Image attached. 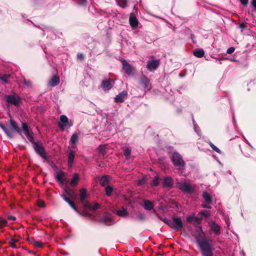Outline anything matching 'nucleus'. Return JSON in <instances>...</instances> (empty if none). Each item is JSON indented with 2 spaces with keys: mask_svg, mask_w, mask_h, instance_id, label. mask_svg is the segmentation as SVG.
I'll return each instance as SVG.
<instances>
[{
  "mask_svg": "<svg viewBox=\"0 0 256 256\" xmlns=\"http://www.w3.org/2000/svg\"><path fill=\"white\" fill-rule=\"evenodd\" d=\"M212 242L211 239L205 237L199 238L196 239V242L202 256H214V248L210 244Z\"/></svg>",
  "mask_w": 256,
  "mask_h": 256,
  "instance_id": "1",
  "label": "nucleus"
},
{
  "mask_svg": "<svg viewBox=\"0 0 256 256\" xmlns=\"http://www.w3.org/2000/svg\"><path fill=\"white\" fill-rule=\"evenodd\" d=\"M168 226L175 231H178L183 227L182 220L180 217L173 216L172 219H165L164 220Z\"/></svg>",
  "mask_w": 256,
  "mask_h": 256,
  "instance_id": "2",
  "label": "nucleus"
},
{
  "mask_svg": "<svg viewBox=\"0 0 256 256\" xmlns=\"http://www.w3.org/2000/svg\"><path fill=\"white\" fill-rule=\"evenodd\" d=\"M176 186L182 192L185 193L192 194L195 192L196 186L190 184L189 182H177Z\"/></svg>",
  "mask_w": 256,
  "mask_h": 256,
  "instance_id": "3",
  "label": "nucleus"
},
{
  "mask_svg": "<svg viewBox=\"0 0 256 256\" xmlns=\"http://www.w3.org/2000/svg\"><path fill=\"white\" fill-rule=\"evenodd\" d=\"M174 165L177 167L179 170H183L185 166V162L182 156L178 152H174L172 158Z\"/></svg>",
  "mask_w": 256,
  "mask_h": 256,
  "instance_id": "4",
  "label": "nucleus"
},
{
  "mask_svg": "<svg viewBox=\"0 0 256 256\" xmlns=\"http://www.w3.org/2000/svg\"><path fill=\"white\" fill-rule=\"evenodd\" d=\"M5 100L8 105H14L18 106L21 101V98L17 94H10L4 96Z\"/></svg>",
  "mask_w": 256,
  "mask_h": 256,
  "instance_id": "5",
  "label": "nucleus"
},
{
  "mask_svg": "<svg viewBox=\"0 0 256 256\" xmlns=\"http://www.w3.org/2000/svg\"><path fill=\"white\" fill-rule=\"evenodd\" d=\"M202 198L206 203L202 204V206L203 208L208 209L211 208V205L212 204V196L209 193L205 191L203 192Z\"/></svg>",
  "mask_w": 256,
  "mask_h": 256,
  "instance_id": "6",
  "label": "nucleus"
},
{
  "mask_svg": "<svg viewBox=\"0 0 256 256\" xmlns=\"http://www.w3.org/2000/svg\"><path fill=\"white\" fill-rule=\"evenodd\" d=\"M34 148L36 154L40 155L42 158L46 159V155L44 147L38 143H34Z\"/></svg>",
  "mask_w": 256,
  "mask_h": 256,
  "instance_id": "7",
  "label": "nucleus"
},
{
  "mask_svg": "<svg viewBox=\"0 0 256 256\" xmlns=\"http://www.w3.org/2000/svg\"><path fill=\"white\" fill-rule=\"evenodd\" d=\"M160 64V59L148 60L147 62L146 68L148 70L154 71L158 67Z\"/></svg>",
  "mask_w": 256,
  "mask_h": 256,
  "instance_id": "8",
  "label": "nucleus"
},
{
  "mask_svg": "<svg viewBox=\"0 0 256 256\" xmlns=\"http://www.w3.org/2000/svg\"><path fill=\"white\" fill-rule=\"evenodd\" d=\"M122 69L124 70L126 73L128 75H131L133 74L134 68L128 63L126 60H122Z\"/></svg>",
  "mask_w": 256,
  "mask_h": 256,
  "instance_id": "9",
  "label": "nucleus"
},
{
  "mask_svg": "<svg viewBox=\"0 0 256 256\" xmlns=\"http://www.w3.org/2000/svg\"><path fill=\"white\" fill-rule=\"evenodd\" d=\"M140 84L146 90H149L152 88L150 80L144 76L141 78Z\"/></svg>",
  "mask_w": 256,
  "mask_h": 256,
  "instance_id": "10",
  "label": "nucleus"
},
{
  "mask_svg": "<svg viewBox=\"0 0 256 256\" xmlns=\"http://www.w3.org/2000/svg\"><path fill=\"white\" fill-rule=\"evenodd\" d=\"M68 120L65 115H62L60 116V122H58V126L59 128L64 130V128L68 124Z\"/></svg>",
  "mask_w": 256,
  "mask_h": 256,
  "instance_id": "11",
  "label": "nucleus"
},
{
  "mask_svg": "<svg viewBox=\"0 0 256 256\" xmlns=\"http://www.w3.org/2000/svg\"><path fill=\"white\" fill-rule=\"evenodd\" d=\"M22 130L26 136L28 140L30 142H34V138L29 132L28 128L26 123H22Z\"/></svg>",
  "mask_w": 256,
  "mask_h": 256,
  "instance_id": "12",
  "label": "nucleus"
},
{
  "mask_svg": "<svg viewBox=\"0 0 256 256\" xmlns=\"http://www.w3.org/2000/svg\"><path fill=\"white\" fill-rule=\"evenodd\" d=\"M209 226L210 228V230L216 234L220 235V227L219 225L216 224L214 222H209Z\"/></svg>",
  "mask_w": 256,
  "mask_h": 256,
  "instance_id": "13",
  "label": "nucleus"
},
{
  "mask_svg": "<svg viewBox=\"0 0 256 256\" xmlns=\"http://www.w3.org/2000/svg\"><path fill=\"white\" fill-rule=\"evenodd\" d=\"M129 22L133 30L136 29L138 27V22L134 14H130Z\"/></svg>",
  "mask_w": 256,
  "mask_h": 256,
  "instance_id": "14",
  "label": "nucleus"
},
{
  "mask_svg": "<svg viewBox=\"0 0 256 256\" xmlns=\"http://www.w3.org/2000/svg\"><path fill=\"white\" fill-rule=\"evenodd\" d=\"M60 78L57 76H53L48 82V86H56L60 84Z\"/></svg>",
  "mask_w": 256,
  "mask_h": 256,
  "instance_id": "15",
  "label": "nucleus"
},
{
  "mask_svg": "<svg viewBox=\"0 0 256 256\" xmlns=\"http://www.w3.org/2000/svg\"><path fill=\"white\" fill-rule=\"evenodd\" d=\"M128 92L126 90H124L118 94L116 95L114 98V101L116 102H122L124 98L127 96Z\"/></svg>",
  "mask_w": 256,
  "mask_h": 256,
  "instance_id": "16",
  "label": "nucleus"
},
{
  "mask_svg": "<svg viewBox=\"0 0 256 256\" xmlns=\"http://www.w3.org/2000/svg\"><path fill=\"white\" fill-rule=\"evenodd\" d=\"M65 176V173L62 171L58 172L56 175L55 178L56 180L60 184H63L64 182H68V180H64V178Z\"/></svg>",
  "mask_w": 256,
  "mask_h": 256,
  "instance_id": "17",
  "label": "nucleus"
},
{
  "mask_svg": "<svg viewBox=\"0 0 256 256\" xmlns=\"http://www.w3.org/2000/svg\"><path fill=\"white\" fill-rule=\"evenodd\" d=\"M101 86L104 90H110L112 87V81L108 79L106 80H103L102 82Z\"/></svg>",
  "mask_w": 256,
  "mask_h": 256,
  "instance_id": "18",
  "label": "nucleus"
},
{
  "mask_svg": "<svg viewBox=\"0 0 256 256\" xmlns=\"http://www.w3.org/2000/svg\"><path fill=\"white\" fill-rule=\"evenodd\" d=\"M163 185L164 187L171 188L173 185V180L170 176L165 178L163 181Z\"/></svg>",
  "mask_w": 256,
  "mask_h": 256,
  "instance_id": "19",
  "label": "nucleus"
},
{
  "mask_svg": "<svg viewBox=\"0 0 256 256\" xmlns=\"http://www.w3.org/2000/svg\"><path fill=\"white\" fill-rule=\"evenodd\" d=\"M68 164L69 167L72 166L74 158V153L72 150H68Z\"/></svg>",
  "mask_w": 256,
  "mask_h": 256,
  "instance_id": "20",
  "label": "nucleus"
},
{
  "mask_svg": "<svg viewBox=\"0 0 256 256\" xmlns=\"http://www.w3.org/2000/svg\"><path fill=\"white\" fill-rule=\"evenodd\" d=\"M61 196L66 202L69 204L70 206L72 209H74L75 211L78 212L77 208L75 206L74 203L73 202L70 200L69 198L66 196V194H61Z\"/></svg>",
  "mask_w": 256,
  "mask_h": 256,
  "instance_id": "21",
  "label": "nucleus"
},
{
  "mask_svg": "<svg viewBox=\"0 0 256 256\" xmlns=\"http://www.w3.org/2000/svg\"><path fill=\"white\" fill-rule=\"evenodd\" d=\"M109 181V177L108 176H104L101 177L98 180L100 184L104 186H106Z\"/></svg>",
  "mask_w": 256,
  "mask_h": 256,
  "instance_id": "22",
  "label": "nucleus"
},
{
  "mask_svg": "<svg viewBox=\"0 0 256 256\" xmlns=\"http://www.w3.org/2000/svg\"><path fill=\"white\" fill-rule=\"evenodd\" d=\"M10 122L12 130L20 134V130L18 126L16 123L13 120H10Z\"/></svg>",
  "mask_w": 256,
  "mask_h": 256,
  "instance_id": "23",
  "label": "nucleus"
},
{
  "mask_svg": "<svg viewBox=\"0 0 256 256\" xmlns=\"http://www.w3.org/2000/svg\"><path fill=\"white\" fill-rule=\"evenodd\" d=\"M193 54L196 57L200 58L204 56V52L202 48H197L194 51Z\"/></svg>",
  "mask_w": 256,
  "mask_h": 256,
  "instance_id": "24",
  "label": "nucleus"
},
{
  "mask_svg": "<svg viewBox=\"0 0 256 256\" xmlns=\"http://www.w3.org/2000/svg\"><path fill=\"white\" fill-rule=\"evenodd\" d=\"M79 180V175L75 173L73 175V177L71 181L70 182V184L71 186H75L77 184Z\"/></svg>",
  "mask_w": 256,
  "mask_h": 256,
  "instance_id": "25",
  "label": "nucleus"
},
{
  "mask_svg": "<svg viewBox=\"0 0 256 256\" xmlns=\"http://www.w3.org/2000/svg\"><path fill=\"white\" fill-rule=\"evenodd\" d=\"M187 220L190 222H194L197 224H199L201 222L200 218L194 216H188Z\"/></svg>",
  "mask_w": 256,
  "mask_h": 256,
  "instance_id": "26",
  "label": "nucleus"
},
{
  "mask_svg": "<svg viewBox=\"0 0 256 256\" xmlns=\"http://www.w3.org/2000/svg\"><path fill=\"white\" fill-rule=\"evenodd\" d=\"M154 205L152 202L148 200H145L144 201V208L146 210H151L152 209Z\"/></svg>",
  "mask_w": 256,
  "mask_h": 256,
  "instance_id": "27",
  "label": "nucleus"
},
{
  "mask_svg": "<svg viewBox=\"0 0 256 256\" xmlns=\"http://www.w3.org/2000/svg\"><path fill=\"white\" fill-rule=\"evenodd\" d=\"M87 197V192L86 189L82 188L80 190V202H83L84 200H86V198Z\"/></svg>",
  "mask_w": 256,
  "mask_h": 256,
  "instance_id": "28",
  "label": "nucleus"
},
{
  "mask_svg": "<svg viewBox=\"0 0 256 256\" xmlns=\"http://www.w3.org/2000/svg\"><path fill=\"white\" fill-rule=\"evenodd\" d=\"M131 154V149L130 148H126L124 150V155L126 160H128Z\"/></svg>",
  "mask_w": 256,
  "mask_h": 256,
  "instance_id": "29",
  "label": "nucleus"
},
{
  "mask_svg": "<svg viewBox=\"0 0 256 256\" xmlns=\"http://www.w3.org/2000/svg\"><path fill=\"white\" fill-rule=\"evenodd\" d=\"M78 134L76 132H75L72 136L70 138V142L72 144H74L78 141Z\"/></svg>",
  "mask_w": 256,
  "mask_h": 256,
  "instance_id": "30",
  "label": "nucleus"
},
{
  "mask_svg": "<svg viewBox=\"0 0 256 256\" xmlns=\"http://www.w3.org/2000/svg\"><path fill=\"white\" fill-rule=\"evenodd\" d=\"M210 146V148L215 152H218V154H222V152L220 151V150L216 146H214L212 142H208Z\"/></svg>",
  "mask_w": 256,
  "mask_h": 256,
  "instance_id": "31",
  "label": "nucleus"
},
{
  "mask_svg": "<svg viewBox=\"0 0 256 256\" xmlns=\"http://www.w3.org/2000/svg\"><path fill=\"white\" fill-rule=\"evenodd\" d=\"M117 214L120 216H124L127 214V210L124 208L117 211Z\"/></svg>",
  "mask_w": 256,
  "mask_h": 256,
  "instance_id": "32",
  "label": "nucleus"
},
{
  "mask_svg": "<svg viewBox=\"0 0 256 256\" xmlns=\"http://www.w3.org/2000/svg\"><path fill=\"white\" fill-rule=\"evenodd\" d=\"M118 5L122 8H124L127 5V0H118Z\"/></svg>",
  "mask_w": 256,
  "mask_h": 256,
  "instance_id": "33",
  "label": "nucleus"
},
{
  "mask_svg": "<svg viewBox=\"0 0 256 256\" xmlns=\"http://www.w3.org/2000/svg\"><path fill=\"white\" fill-rule=\"evenodd\" d=\"M159 178L158 176L154 177L152 181V182L151 184L152 186H158L159 184Z\"/></svg>",
  "mask_w": 256,
  "mask_h": 256,
  "instance_id": "34",
  "label": "nucleus"
},
{
  "mask_svg": "<svg viewBox=\"0 0 256 256\" xmlns=\"http://www.w3.org/2000/svg\"><path fill=\"white\" fill-rule=\"evenodd\" d=\"M8 223L7 220L2 217H0V228L5 226Z\"/></svg>",
  "mask_w": 256,
  "mask_h": 256,
  "instance_id": "35",
  "label": "nucleus"
},
{
  "mask_svg": "<svg viewBox=\"0 0 256 256\" xmlns=\"http://www.w3.org/2000/svg\"><path fill=\"white\" fill-rule=\"evenodd\" d=\"M112 191L113 188L111 186H108L106 188V193L107 196H110Z\"/></svg>",
  "mask_w": 256,
  "mask_h": 256,
  "instance_id": "36",
  "label": "nucleus"
},
{
  "mask_svg": "<svg viewBox=\"0 0 256 256\" xmlns=\"http://www.w3.org/2000/svg\"><path fill=\"white\" fill-rule=\"evenodd\" d=\"M0 126L1 127V128L4 131V132H6V134L8 136H10L11 134H12V132H11V131L10 130H8L4 126L3 124H0Z\"/></svg>",
  "mask_w": 256,
  "mask_h": 256,
  "instance_id": "37",
  "label": "nucleus"
},
{
  "mask_svg": "<svg viewBox=\"0 0 256 256\" xmlns=\"http://www.w3.org/2000/svg\"><path fill=\"white\" fill-rule=\"evenodd\" d=\"M66 195L70 198H73V196H74V192L72 190L70 189H66Z\"/></svg>",
  "mask_w": 256,
  "mask_h": 256,
  "instance_id": "38",
  "label": "nucleus"
},
{
  "mask_svg": "<svg viewBox=\"0 0 256 256\" xmlns=\"http://www.w3.org/2000/svg\"><path fill=\"white\" fill-rule=\"evenodd\" d=\"M83 204L84 208L90 209L92 208V205L86 200H84L83 202H81Z\"/></svg>",
  "mask_w": 256,
  "mask_h": 256,
  "instance_id": "39",
  "label": "nucleus"
},
{
  "mask_svg": "<svg viewBox=\"0 0 256 256\" xmlns=\"http://www.w3.org/2000/svg\"><path fill=\"white\" fill-rule=\"evenodd\" d=\"M105 148H106L105 146H104V145L100 146L98 148V150L99 153L102 154L104 155L105 153Z\"/></svg>",
  "mask_w": 256,
  "mask_h": 256,
  "instance_id": "40",
  "label": "nucleus"
},
{
  "mask_svg": "<svg viewBox=\"0 0 256 256\" xmlns=\"http://www.w3.org/2000/svg\"><path fill=\"white\" fill-rule=\"evenodd\" d=\"M17 242H18V240H16V239H14V238L10 239V246L12 248H16V246L15 244Z\"/></svg>",
  "mask_w": 256,
  "mask_h": 256,
  "instance_id": "41",
  "label": "nucleus"
},
{
  "mask_svg": "<svg viewBox=\"0 0 256 256\" xmlns=\"http://www.w3.org/2000/svg\"><path fill=\"white\" fill-rule=\"evenodd\" d=\"M23 83L24 84H25L26 86L28 87L32 86V83L31 81L29 80L24 79Z\"/></svg>",
  "mask_w": 256,
  "mask_h": 256,
  "instance_id": "42",
  "label": "nucleus"
},
{
  "mask_svg": "<svg viewBox=\"0 0 256 256\" xmlns=\"http://www.w3.org/2000/svg\"><path fill=\"white\" fill-rule=\"evenodd\" d=\"M192 121H193V124H194V130L195 132H196L197 133V134L198 135L200 136V134H199L200 130L198 129V126L196 124L194 120H193Z\"/></svg>",
  "mask_w": 256,
  "mask_h": 256,
  "instance_id": "43",
  "label": "nucleus"
},
{
  "mask_svg": "<svg viewBox=\"0 0 256 256\" xmlns=\"http://www.w3.org/2000/svg\"><path fill=\"white\" fill-rule=\"evenodd\" d=\"M10 76V75H4L3 76H2V77H0V80L3 81L5 83H8V81H7V80L8 78Z\"/></svg>",
  "mask_w": 256,
  "mask_h": 256,
  "instance_id": "44",
  "label": "nucleus"
},
{
  "mask_svg": "<svg viewBox=\"0 0 256 256\" xmlns=\"http://www.w3.org/2000/svg\"><path fill=\"white\" fill-rule=\"evenodd\" d=\"M32 243L34 244L36 246H37L38 248L42 247V244L39 242L33 240L32 242Z\"/></svg>",
  "mask_w": 256,
  "mask_h": 256,
  "instance_id": "45",
  "label": "nucleus"
},
{
  "mask_svg": "<svg viewBox=\"0 0 256 256\" xmlns=\"http://www.w3.org/2000/svg\"><path fill=\"white\" fill-rule=\"evenodd\" d=\"M200 214L204 216L205 217H208L210 216V212L207 210H203L200 213Z\"/></svg>",
  "mask_w": 256,
  "mask_h": 256,
  "instance_id": "46",
  "label": "nucleus"
},
{
  "mask_svg": "<svg viewBox=\"0 0 256 256\" xmlns=\"http://www.w3.org/2000/svg\"><path fill=\"white\" fill-rule=\"evenodd\" d=\"M234 50H235L234 48L232 46L230 47L227 50L226 53L228 54H231L234 52Z\"/></svg>",
  "mask_w": 256,
  "mask_h": 256,
  "instance_id": "47",
  "label": "nucleus"
},
{
  "mask_svg": "<svg viewBox=\"0 0 256 256\" xmlns=\"http://www.w3.org/2000/svg\"><path fill=\"white\" fill-rule=\"evenodd\" d=\"M99 208H100V205L96 203L93 206H92V208H91L90 210H96L98 209Z\"/></svg>",
  "mask_w": 256,
  "mask_h": 256,
  "instance_id": "48",
  "label": "nucleus"
},
{
  "mask_svg": "<svg viewBox=\"0 0 256 256\" xmlns=\"http://www.w3.org/2000/svg\"><path fill=\"white\" fill-rule=\"evenodd\" d=\"M38 205L40 207H44L45 206L44 202L42 200H38Z\"/></svg>",
  "mask_w": 256,
  "mask_h": 256,
  "instance_id": "49",
  "label": "nucleus"
},
{
  "mask_svg": "<svg viewBox=\"0 0 256 256\" xmlns=\"http://www.w3.org/2000/svg\"><path fill=\"white\" fill-rule=\"evenodd\" d=\"M86 3V0H80L78 4L81 6H85Z\"/></svg>",
  "mask_w": 256,
  "mask_h": 256,
  "instance_id": "50",
  "label": "nucleus"
},
{
  "mask_svg": "<svg viewBox=\"0 0 256 256\" xmlns=\"http://www.w3.org/2000/svg\"><path fill=\"white\" fill-rule=\"evenodd\" d=\"M146 182V179L144 178H143L140 180H139L138 184L139 185H142L144 184Z\"/></svg>",
  "mask_w": 256,
  "mask_h": 256,
  "instance_id": "51",
  "label": "nucleus"
},
{
  "mask_svg": "<svg viewBox=\"0 0 256 256\" xmlns=\"http://www.w3.org/2000/svg\"><path fill=\"white\" fill-rule=\"evenodd\" d=\"M248 0H240V2L242 4L246 6L248 4Z\"/></svg>",
  "mask_w": 256,
  "mask_h": 256,
  "instance_id": "52",
  "label": "nucleus"
},
{
  "mask_svg": "<svg viewBox=\"0 0 256 256\" xmlns=\"http://www.w3.org/2000/svg\"><path fill=\"white\" fill-rule=\"evenodd\" d=\"M78 58L80 60H82L84 58V55L82 54L78 53L77 55Z\"/></svg>",
  "mask_w": 256,
  "mask_h": 256,
  "instance_id": "53",
  "label": "nucleus"
},
{
  "mask_svg": "<svg viewBox=\"0 0 256 256\" xmlns=\"http://www.w3.org/2000/svg\"><path fill=\"white\" fill-rule=\"evenodd\" d=\"M8 218L10 220H16V218L14 216H8Z\"/></svg>",
  "mask_w": 256,
  "mask_h": 256,
  "instance_id": "54",
  "label": "nucleus"
},
{
  "mask_svg": "<svg viewBox=\"0 0 256 256\" xmlns=\"http://www.w3.org/2000/svg\"><path fill=\"white\" fill-rule=\"evenodd\" d=\"M252 4L255 10L256 11V0H253L252 2Z\"/></svg>",
  "mask_w": 256,
  "mask_h": 256,
  "instance_id": "55",
  "label": "nucleus"
},
{
  "mask_svg": "<svg viewBox=\"0 0 256 256\" xmlns=\"http://www.w3.org/2000/svg\"><path fill=\"white\" fill-rule=\"evenodd\" d=\"M144 215H143V214H139V215L138 216V218H139V219H140V220H142V219H143V218H144Z\"/></svg>",
  "mask_w": 256,
  "mask_h": 256,
  "instance_id": "56",
  "label": "nucleus"
},
{
  "mask_svg": "<svg viewBox=\"0 0 256 256\" xmlns=\"http://www.w3.org/2000/svg\"><path fill=\"white\" fill-rule=\"evenodd\" d=\"M197 228H198V231L202 232V228L201 226H198Z\"/></svg>",
  "mask_w": 256,
  "mask_h": 256,
  "instance_id": "57",
  "label": "nucleus"
}]
</instances>
